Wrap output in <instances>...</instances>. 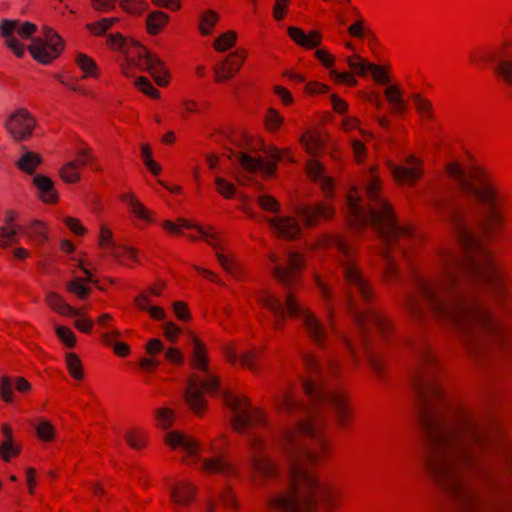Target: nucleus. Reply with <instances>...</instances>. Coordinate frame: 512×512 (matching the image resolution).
<instances>
[{
	"mask_svg": "<svg viewBox=\"0 0 512 512\" xmlns=\"http://www.w3.org/2000/svg\"><path fill=\"white\" fill-rule=\"evenodd\" d=\"M406 162L407 166L392 165L391 172L395 180L399 183H407L412 185L422 175V171L420 169V161L414 156H409Z\"/></svg>",
	"mask_w": 512,
	"mask_h": 512,
	"instance_id": "nucleus-18",
	"label": "nucleus"
},
{
	"mask_svg": "<svg viewBox=\"0 0 512 512\" xmlns=\"http://www.w3.org/2000/svg\"><path fill=\"white\" fill-rule=\"evenodd\" d=\"M165 442L173 449H180L187 457L197 458L200 446L196 440L190 436L172 431L165 435Z\"/></svg>",
	"mask_w": 512,
	"mask_h": 512,
	"instance_id": "nucleus-16",
	"label": "nucleus"
},
{
	"mask_svg": "<svg viewBox=\"0 0 512 512\" xmlns=\"http://www.w3.org/2000/svg\"><path fill=\"white\" fill-rule=\"evenodd\" d=\"M454 184L451 192H437L432 205L451 227L458 248L445 250L434 276L413 272V292L405 305L416 319L434 318L449 325L471 350H485L489 343L504 346V328L492 316L477 290L489 286L500 302L507 295L503 277L484 246L485 226L503 223L504 196L498 183L485 171H467L456 162L446 165Z\"/></svg>",
	"mask_w": 512,
	"mask_h": 512,
	"instance_id": "nucleus-1",
	"label": "nucleus"
},
{
	"mask_svg": "<svg viewBox=\"0 0 512 512\" xmlns=\"http://www.w3.org/2000/svg\"><path fill=\"white\" fill-rule=\"evenodd\" d=\"M365 192L370 200L366 203L356 192L347 198L350 221L355 226L370 225L381 240L379 250L383 261V272L387 278H396L399 270L396 265L394 248L399 253H406V245L414 241V234L409 226L397 222L390 205L379 194V180L370 175L365 183Z\"/></svg>",
	"mask_w": 512,
	"mask_h": 512,
	"instance_id": "nucleus-5",
	"label": "nucleus"
},
{
	"mask_svg": "<svg viewBox=\"0 0 512 512\" xmlns=\"http://www.w3.org/2000/svg\"><path fill=\"white\" fill-rule=\"evenodd\" d=\"M411 349L415 363L410 379L426 438V468L455 512H484L463 475L464 469L476 467L479 453L488 446L484 423L474 411L445 397L430 347L419 342Z\"/></svg>",
	"mask_w": 512,
	"mask_h": 512,
	"instance_id": "nucleus-2",
	"label": "nucleus"
},
{
	"mask_svg": "<svg viewBox=\"0 0 512 512\" xmlns=\"http://www.w3.org/2000/svg\"><path fill=\"white\" fill-rule=\"evenodd\" d=\"M35 119L25 108H19L5 120V127L13 139L27 140L35 127Z\"/></svg>",
	"mask_w": 512,
	"mask_h": 512,
	"instance_id": "nucleus-13",
	"label": "nucleus"
},
{
	"mask_svg": "<svg viewBox=\"0 0 512 512\" xmlns=\"http://www.w3.org/2000/svg\"><path fill=\"white\" fill-rule=\"evenodd\" d=\"M36 29V25L30 22L9 19H3L0 22V35L4 38L6 45L18 57L23 56L25 50L16 36H19L21 39H29Z\"/></svg>",
	"mask_w": 512,
	"mask_h": 512,
	"instance_id": "nucleus-10",
	"label": "nucleus"
},
{
	"mask_svg": "<svg viewBox=\"0 0 512 512\" xmlns=\"http://www.w3.org/2000/svg\"><path fill=\"white\" fill-rule=\"evenodd\" d=\"M33 183L37 187L39 196L44 202L54 203L57 201L58 196L52 179L42 174H36L33 177Z\"/></svg>",
	"mask_w": 512,
	"mask_h": 512,
	"instance_id": "nucleus-26",
	"label": "nucleus"
},
{
	"mask_svg": "<svg viewBox=\"0 0 512 512\" xmlns=\"http://www.w3.org/2000/svg\"><path fill=\"white\" fill-rule=\"evenodd\" d=\"M115 21H117L116 18H104L96 23L89 24L88 29L94 35H102L112 26Z\"/></svg>",
	"mask_w": 512,
	"mask_h": 512,
	"instance_id": "nucleus-46",
	"label": "nucleus"
},
{
	"mask_svg": "<svg viewBox=\"0 0 512 512\" xmlns=\"http://www.w3.org/2000/svg\"><path fill=\"white\" fill-rule=\"evenodd\" d=\"M330 75L338 82H343L350 86H355L357 84V80L350 73L331 70Z\"/></svg>",
	"mask_w": 512,
	"mask_h": 512,
	"instance_id": "nucleus-58",
	"label": "nucleus"
},
{
	"mask_svg": "<svg viewBox=\"0 0 512 512\" xmlns=\"http://www.w3.org/2000/svg\"><path fill=\"white\" fill-rule=\"evenodd\" d=\"M293 211L305 227L318 224L321 219L332 218L333 209L324 203H307L299 200L293 204Z\"/></svg>",
	"mask_w": 512,
	"mask_h": 512,
	"instance_id": "nucleus-12",
	"label": "nucleus"
},
{
	"mask_svg": "<svg viewBox=\"0 0 512 512\" xmlns=\"http://www.w3.org/2000/svg\"><path fill=\"white\" fill-rule=\"evenodd\" d=\"M94 160H95V158H94V156H92L90 154L89 149L80 150L78 152V159L75 161L76 162V168L78 169V167H80V166L90 165L92 168L97 170L98 168L93 166V161Z\"/></svg>",
	"mask_w": 512,
	"mask_h": 512,
	"instance_id": "nucleus-57",
	"label": "nucleus"
},
{
	"mask_svg": "<svg viewBox=\"0 0 512 512\" xmlns=\"http://www.w3.org/2000/svg\"><path fill=\"white\" fill-rule=\"evenodd\" d=\"M348 32L351 36L356 38H363L366 34L371 35L369 31L363 27V21L359 19L356 23L348 27Z\"/></svg>",
	"mask_w": 512,
	"mask_h": 512,
	"instance_id": "nucleus-59",
	"label": "nucleus"
},
{
	"mask_svg": "<svg viewBox=\"0 0 512 512\" xmlns=\"http://www.w3.org/2000/svg\"><path fill=\"white\" fill-rule=\"evenodd\" d=\"M121 6L131 14H140L146 9V3L143 0H121Z\"/></svg>",
	"mask_w": 512,
	"mask_h": 512,
	"instance_id": "nucleus-48",
	"label": "nucleus"
},
{
	"mask_svg": "<svg viewBox=\"0 0 512 512\" xmlns=\"http://www.w3.org/2000/svg\"><path fill=\"white\" fill-rule=\"evenodd\" d=\"M77 65L85 73V76H97L96 63L85 54H78L76 58Z\"/></svg>",
	"mask_w": 512,
	"mask_h": 512,
	"instance_id": "nucleus-38",
	"label": "nucleus"
},
{
	"mask_svg": "<svg viewBox=\"0 0 512 512\" xmlns=\"http://www.w3.org/2000/svg\"><path fill=\"white\" fill-rule=\"evenodd\" d=\"M275 235L286 240H293L301 233L299 221L291 216L265 218Z\"/></svg>",
	"mask_w": 512,
	"mask_h": 512,
	"instance_id": "nucleus-15",
	"label": "nucleus"
},
{
	"mask_svg": "<svg viewBox=\"0 0 512 512\" xmlns=\"http://www.w3.org/2000/svg\"><path fill=\"white\" fill-rule=\"evenodd\" d=\"M303 362L309 375L303 379L302 386L314 408L300 404L287 392L276 399L279 409L297 415V420L279 439L278 446L286 461L287 487L267 498L273 512H330L334 505L329 486L319 481L307 464L317 463L326 450L319 410H333L340 424H345L349 412L342 393L326 384V374L336 370V363L331 360L322 363L312 354L303 355Z\"/></svg>",
	"mask_w": 512,
	"mask_h": 512,
	"instance_id": "nucleus-3",
	"label": "nucleus"
},
{
	"mask_svg": "<svg viewBox=\"0 0 512 512\" xmlns=\"http://www.w3.org/2000/svg\"><path fill=\"white\" fill-rule=\"evenodd\" d=\"M0 395L5 402H11L13 398L12 381L9 377H2L0 382Z\"/></svg>",
	"mask_w": 512,
	"mask_h": 512,
	"instance_id": "nucleus-55",
	"label": "nucleus"
},
{
	"mask_svg": "<svg viewBox=\"0 0 512 512\" xmlns=\"http://www.w3.org/2000/svg\"><path fill=\"white\" fill-rule=\"evenodd\" d=\"M27 234L39 242H43L46 239L44 226L38 221L33 222Z\"/></svg>",
	"mask_w": 512,
	"mask_h": 512,
	"instance_id": "nucleus-56",
	"label": "nucleus"
},
{
	"mask_svg": "<svg viewBox=\"0 0 512 512\" xmlns=\"http://www.w3.org/2000/svg\"><path fill=\"white\" fill-rule=\"evenodd\" d=\"M287 32L290 38L295 43L304 48L312 49L318 47L322 41V35L320 34V32L315 30H312L308 34H306L300 28L292 26L288 28Z\"/></svg>",
	"mask_w": 512,
	"mask_h": 512,
	"instance_id": "nucleus-22",
	"label": "nucleus"
},
{
	"mask_svg": "<svg viewBox=\"0 0 512 512\" xmlns=\"http://www.w3.org/2000/svg\"><path fill=\"white\" fill-rule=\"evenodd\" d=\"M384 94L391 105L402 99L401 91L396 86L387 87Z\"/></svg>",
	"mask_w": 512,
	"mask_h": 512,
	"instance_id": "nucleus-62",
	"label": "nucleus"
},
{
	"mask_svg": "<svg viewBox=\"0 0 512 512\" xmlns=\"http://www.w3.org/2000/svg\"><path fill=\"white\" fill-rule=\"evenodd\" d=\"M218 192L225 198H231L235 194V186L221 177H215Z\"/></svg>",
	"mask_w": 512,
	"mask_h": 512,
	"instance_id": "nucleus-47",
	"label": "nucleus"
},
{
	"mask_svg": "<svg viewBox=\"0 0 512 512\" xmlns=\"http://www.w3.org/2000/svg\"><path fill=\"white\" fill-rule=\"evenodd\" d=\"M217 259L220 265L227 273L233 276H237L239 267L238 264L231 257H228L220 252H217Z\"/></svg>",
	"mask_w": 512,
	"mask_h": 512,
	"instance_id": "nucleus-45",
	"label": "nucleus"
},
{
	"mask_svg": "<svg viewBox=\"0 0 512 512\" xmlns=\"http://www.w3.org/2000/svg\"><path fill=\"white\" fill-rule=\"evenodd\" d=\"M107 43L113 49H119L125 54L128 66L134 65L141 71L150 72L155 82L160 86L167 84V80L161 75L162 63L160 59L140 43L125 39L120 34H110Z\"/></svg>",
	"mask_w": 512,
	"mask_h": 512,
	"instance_id": "nucleus-8",
	"label": "nucleus"
},
{
	"mask_svg": "<svg viewBox=\"0 0 512 512\" xmlns=\"http://www.w3.org/2000/svg\"><path fill=\"white\" fill-rule=\"evenodd\" d=\"M41 162L42 158L40 155L27 150L26 147H23V153L16 165L21 171L32 175Z\"/></svg>",
	"mask_w": 512,
	"mask_h": 512,
	"instance_id": "nucleus-30",
	"label": "nucleus"
},
{
	"mask_svg": "<svg viewBox=\"0 0 512 512\" xmlns=\"http://www.w3.org/2000/svg\"><path fill=\"white\" fill-rule=\"evenodd\" d=\"M416 109L427 119H432V105L429 101L422 99L419 95L413 96Z\"/></svg>",
	"mask_w": 512,
	"mask_h": 512,
	"instance_id": "nucleus-50",
	"label": "nucleus"
},
{
	"mask_svg": "<svg viewBox=\"0 0 512 512\" xmlns=\"http://www.w3.org/2000/svg\"><path fill=\"white\" fill-rule=\"evenodd\" d=\"M135 85L146 95L157 98L159 96V91L150 83V81L145 77H139Z\"/></svg>",
	"mask_w": 512,
	"mask_h": 512,
	"instance_id": "nucleus-53",
	"label": "nucleus"
},
{
	"mask_svg": "<svg viewBox=\"0 0 512 512\" xmlns=\"http://www.w3.org/2000/svg\"><path fill=\"white\" fill-rule=\"evenodd\" d=\"M196 487L187 481H179L170 486V498L178 512V507L187 506L196 494Z\"/></svg>",
	"mask_w": 512,
	"mask_h": 512,
	"instance_id": "nucleus-20",
	"label": "nucleus"
},
{
	"mask_svg": "<svg viewBox=\"0 0 512 512\" xmlns=\"http://www.w3.org/2000/svg\"><path fill=\"white\" fill-rule=\"evenodd\" d=\"M36 433L44 441H50L54 436V428L48 421H41L36 427Z\"/></svg>",
	"mask_w": 512,
	"mask_h": 512,
	"instance_id": "nucleus-52",
	"label": "nucleus"
},
{
	"mask_svg": "<svg viewBox=\"0 0 512 512\" xmlns=\"http://www.w3.org/2000/svg\"><path fill=\"white\" fill-rule=\"evenodd\" d=\"M163 227L168 230L171 233L179 234L181 232L182 228L190 229V228H197L199 230V233L201 237L211 246L217 249V243H216V236L214 234L208 233L204 231L203 229L192 225L185 219H179L178 223L175 224L171 221H165L163 223Z\"/></svg>",
	"mask_w": 512,
	"mask_h": 512,
	"instance_id": "nucleus-28",
	"label": "nucleus"
},
{
	"mask_svg": "<svg viewBox=\"0 0 512 512\" xmlns=\"http://www.w3.org/2000/svg\"><path fill=\"white\" fill-rule=\"evenodd\" d=\"M307 173L311 180L320 185L327 197L332 194L334 187L333 179L327 175L324 166L319 161L311 160L308 163Z\"/></svg>",
	"mask_w": 512,
	"mask_h": 512,
	"instance_id": "nucleus-21",
	"label": "nucleus"
},
{
	"mask_svg": "<svg viewBox=\"0 0 512 512\" xmlns=\"http://www.w3.org/2000/svg\"><path fill=\"white\" fill-rule=\"evenodd\" d=\"M46 302L53 310L62 315L73 317H79L82 315L81 310L73 308L67 304L57 293L49 292L46 296Z\"/></svg>",
	"mask_w": 512,
	"mask_h": 512,
	"instance_id": "nucleus-29",
	"label": "nucleus"
},
{
	"mask_svg": "<svg viewBox=\"0 0 512 512\" xmlns=\"http://www.w3.org/2000/svg\"><path fill=\"white\" fill-rule=\"evenodd\" d=\"M66 363L71 376L78 380L82 379L83 374L80 359L75 354L70 353L66 357Z\"/></svg>",
	"mask_w": 512,
	"mask_h": 512,
	"instance_id": "nucleus-42",
	"label": "nucleus"
},
{
	"mask_svg": "<svg viewBox=\"0 0 512 512\" xmlns=\"http://www.w3.org/2000/svg\"><path fill=\"white\" fill-rule=\"evenodd\" d=\"M23 231L22 226L0 227V240L3 246L16 242V235Z\"/></svg>",
	"mask_w": 512,
	"mask_h": 512,
	"instance_id": "nucleus-39",
	"label": "nucleus"
},
{
	"mask_svg": "<svg viewBox=\"0 0 512 512\" xmlns=\"http://www.w3.org/2000/svg\"><path fill=\"white\" fill-rule=\"evenodd\" d=\"M305 91L308 94H321L328 91V87L318 82H308L305 84Z\"/></svg>",
	"mask_w": 512,
	"mask_h": 512,
	"instance_id": "nucleus-64",
	"label": "nucleus"
},
{
	"mask_svg": "<svg viewBox=\"0 0 512 512\" xmlns=\"http://www.w3.org/2000/svg\"><path fill=\"white\" fill-rule=\"evenodd\" d=\"M244 55L239 51L230 53L221 63L214 67L216 81L222 82L232 78L241 68Z\"/></svg>",
	"mask_w": 512,
	"mask_h": 512,
	"instance_id": "nucleus-17",
	"label": "nucleus"
},
{
	"mask_svg": "<svg viewBox=\"0 0 512 512\" xmlns=\"http://www.w3.org/2000/svg\"><path fill=\"white\" fill-rule=\"evenodd\" d=\"M156 416L159 425L162 428L167 429L172 424L174 413L171 409L160 408L156 411Z\"/></svg>",
	"mask_w": 512,
	"mask_h": 512,
	"instance_id": "nucleus-54",
	"label": "nucleus"
},
{
	"mask_svg": "<svg viewBox=\"0 0 512 512\" xmlns=\"http://www.w3.org/2000/svg\"><path fill=\"white\" fill-rule=\"evenodd\" d=\"M483 60L492 61L496 64L495 72L507 83L512 86V55L507 51L500 49L498 53H488Z\"/></svg>",
	"mask_w": 512,
	"mask_h": 512,
	"instance_id": "nucleus-19",
	"label": "nucleus"
},
{
	"mask_svg": "<svg viewBox=\"0 0 512 512\" xmlns=\"http://www.w3.org/2000/svg\"><path fill=\"white\" fill-rule=\"evenodd\" d=\"M145 348L146 352L151 356H155L157 353L163 352L164 357L168 361L175 364H181L183 362L182 353L178 349L169 348L165 350L163 342L157 338L149 340Z\"/></svg>",
	"mask_w": 512,
	"mask_h": 512,
	"instance_id": "nucleus-25",
	"label": "nucleus"
},
{
	"mask_svg": "<svg viewBox=\"0 0 512 512\" xmlns=\"http://www.w3.org/2000/svg\"><path fill=\"white\" fill-rule=\"evenodd\" d=\"M237 35L234 31H228L221 36H219L215 42H214V48L219 51L223 52L230 48H232L235 45Z\"/></svg>",
	"mask_w": 512,
	"mask_h": 512,
	"instance_id": "nucleus-37",
	"label": "nucleus"
},
{
	"mask_svg": "<svg viewBox=\"0 0 512 512\" xmlns=\"http://www.w3.org/2000/svg\"><path fill=\"white\" fill-rule=\"evenodd\" d=\"M136 305L143 311H146L155 320H164L166 318L165 311L158 306H151L145 295L139 296L135 300Z\"/></svg>",
	"mask_w": 512,
	"mask_h": 512,
	"instance_id": "nucleus-35",
	"label": "nucleus"
},
{
	"mask_svg": "<svg viewBox=\"0 0 512 512\" xmlns=\"http://www.w3.org/2000/svg\"><path fill=\"white\" fill-rule=\"evenodd\" d=\"M270 261L273 264L272 273L275 279L286 289L283 295H274L269 291H262L257 296L261 305L267 308L275 317L274 327L280 329L287 315L299 317L308 336L317 344L322 346L328 332L324 324L308 309L303 307L295 298L291 287L297 280V275L303 266L300 254L293 251H286L284 259L270 254Z\"/></svg>",
	"mask_w": 512,
	"mask_h": 512,
	"instance_id": "nucleus-6",
	"label": "nucleus"
},
{
	"mask_svg": "<svg viewBox=\"0 0 512 512\" xmlns=\"http://www.w3.org/2000/svg\"><path fill=\"white\" fill-rule=\"evenodd\" d=\"M282 116L273 108H270L265 115V124L268 130L276 131L282 124Z\"/></svg>",
	"mask_w": 512,
	"mask_h": 512,
	"instance_id": "nucleus-44",
	"label": "nucleus"
},
{
	"mask_svg": "<svg viewBox=\"0 0 512 512\" xmlns=\"http://www.w3.org/2000/svg\"><path fill=\"white\" fill-rule=\"evenodd\" d=\"M163 328H164V331H165V337L169 341L175 342L177 337H178V335H179V333H180V328L178 326H176L172 322L164 323Z\"/></svg>",
	"mask_w": 512,
	"mask_h": 512,
	"instance_id": "nucleus-60",
	"label": "nucleus"
},
{
	"mask_svg": "<svg viewBox=\"0 0 512 512\" xmlns=\"http://www.w3.org/2000/svg\"><path fill=\"white\" fill-rule=\"evenodd\" d=\"M323 245L335 249L339 254V262L348 287L347 305L358 329L357 340L344 338L345 344L353 357H357L358 348L361 349L373 371L379 374L382 361L372 346V338L374 334L388 337L392 330L391 324L379 310L370 306L373 292L353 259L350 245L339 235H326Z\"/></svg>",
	"mask_w": 512,
	"mask_h": 512,
	"instance_id": "nucleus-4",
	"label": "nucleus"
},
{
	"mask_svg": "<svg viewBox=\"0 0 512 512\" xmlns=\"http://www.w3.org/2000/svg\"><path fill=\"white\" fill-rule=\"evenodd\" d=\"M99 242L103 248H112V253L117 258L125 257L134 261L136 260V252L134 249L128 247H116L112 239V232L106 227L101 228Z\"/></svg>",
	"mask_w": 512,
	"mask_h": 512,
	"instance_id": "nucleus-23",
	"label": "nucleus"
},
{
	"mask_svg": "<svg viewBox=\"0 0 512 512\" xmlns=\"http://www.w3.org/2000/svg\"><path fill=\"white\" fill-rule=\"evenodd\" d=\"M282 157V152L277 149L271 150L268 161H265L262 158L251 157L244 152H239L237 154V160L245 170L251 173L261 171L266 176L274 174L276 170V162L280 161Z\"/></svg>",
	"mask_w": 512,
	"mask_h": 512,
	"instance_id": "nucleus-14",
	"label": "nucleus"
},
{
	"mask_svg": "<svg viewBox=\"0 0 512 512\" xmlns=\"http://www.w3.org/2000/svg\"><path fill=\"white\" fill-rule=\"evenodd\" d=\"M225 405L230 408L233 417L231 425L239 433L246 434L250 447V466L254 472L255 481L258 478L272 479L279 475L275 463L270 457V445L266 443L254 428L263 423L260 411L252 409L245 398L222 392Z\"/></svg>",
	"mask_w": 512,
	"mask_h": 512,
	"instance_id": "nucleus-7",
	"label": "nucleus"
},
{
	"mask_svg": "<svg viewBox=\"0 0 512 512\" xmlns=\"http://www.w3.org/2000/svg\"><path fill=\"white\" fill-rule=\"evenodd\" d=\"M56 334L66 346L73 347L75 345L76 337L69 328L64 326H57Z\"/></svg>",
	"mask_w": 512,
	"mask_h": 512,
	"instance_id": "nucleus-51",
	"label": "nucleus"
},
{
	"mask_svg": "<svg viewBox=\"0 0 512 512\" xmlns=\"http://www.w3.org/2000/svg\"><path fill=\"white\" fill-rule=\"evenodd\" d=\"M2 433L5 436V440L0 444V455L5 461H9V454L17 455L19 450L13 444L11 428L8 425L2 426Z\"/></svg>",
	"mask_w": 512,
	"mask_h": 512,
	"instance_id": "nucleus-32",
	"label": "nucleus"
},
{
	"mask_svg": "<svg viewBox=\"0 0 512 512\" xmlns=\"http://www.w3.org/2000/svg\"><path fill=\"white\" fill-rule=\"evenodd\" d=\"M62 50V39L52 29L44 28V39L32 38L29 51L33 58L42 64H48Z\"/></svg>",
	"mask_w": 512,
	"mask_h": 512,
	"instance_id": "nucleus-11",
	"label": "nucleus"
},
{
	"mask_svg": "<svg viewBox=\"0 0 512 512\" xmlns=\"http://www.w3.org/2000/svg\"><path fill=\"white\" fill-rule=\"evenodd\" d=\"M64 223L66 226L75 234L81 235L84 234L85 228L82 226V224L75 218L72 217H66L64 220Z\"/></svg>",
	"mask_w": 512,
	"mask_h": 512,
	"instance_id": "nucleus-63",
	"label": "nucleus"
},
{
	"mask_svg": "<svg viewBox=\"0 0 512 512\" xmlns=\"http://www.w3.org/2000/svg\"><path fill=\"white\" fill-rule=\"evenodd\" d=\"M61 178L67 183H74L79 180V173L76 168V162L67 163L60 170Z\"/></svg>",
	"mask_w": 512,
	"mask_h": 512,
	"instance_id": "nucleus-43",
	"label": "nucleus"
},
{
	"mask_svg": "<svg viewBox=\"0 0 512 512\" xmlns=\"http://www.w3.org/2000/svg\"><path fill=\"white\" fill-rule=\"evenodd\" d=\"M82 270L86 275V278L76 277L67 283L66 288L69 292L75 294L80 299H85L91 292V289L86 285V283H97V281L88 269L82 268Z\"/></svg>",
	"mask_w": 512,
	"mask_h": 512,
	"instance_id": "nucleus-27",
	"label": "nucleus"
},
{
	"mask_svg": "<svg viewBox=\"0 0 512 512\" xmlns=\"http://www.w3.org/2000/svg\"><path fill=\"white\" fill-rule=\"evenodd\" d=\"M226 358L231 363L239 362L241 365H243L251 370H255V368H256V364H255L256 352H254V351H246V352L238 355L235 351L228 350L226 352Z\"/></svg>",
	"mask_w": 512,
	"mask_h": 512,
	"instance_id": "nucleus-31",
	"label": "nucleus"
},
{
	"mask_svg": "<svg viewBox=\"0 0 512 512\" xmlns=\"http://www.w3.org/2000/svg\"><path fill=\"white\" fill-rule=\"evenodd\" d=\"M205 391L212 395H216L221 392L219 379L210 373H206L205 379L192 376L188 380L187 388L183 392V397L186 403L197 414L201 413L205 408Z\"/></svg>",
	"mask_w": 512,
	"mask_h": 512,
	"instance_id": "nucleus-9",
	"label": "nucleus"
},
{
	"mask_svg": "<svg viewBox=\"0 0 512 512\" xmlns=\"http://www.w3.org/2000/svg\"><path fill=\"white\" fill-rule=\"evenodd\" d=\"M200 469L207 473H217L223 476L235 473L234 467L222 456H217L201 461Z\"/></svg>",
	"mask_w": 512,
	"mask_h": 512,
	"instance_id": "nucleus-24",
	"label": "nucleus"
},
{
	"mask_svg": "<svg viewBox=\"0 0 512 512\" xmlns=\"http://www.w3.org/2000/svg\"><path fill=\"white\" fill-rule=\"evenodd\" d=\"M315 57L327 68L334 64V57L325 49H318L315 52Z\"/></svg>",
	"mask_w": 512,
	"mask_h": 512,
	"instance_id": "nucleus-61",
	"label": "nucleus"
},
{
	"mask_svg": "<svg viewBox=\"0 0 512 512\" xmlns=\"http://www.w3.org/2000/svg\"><path fill=\"white\" fill-rule=\"evenodd\" d=\"M259 206L267 211L272 213H277L279 211V203L277 200L269 195H261L258 197Z\"/></svg>",
	"mask_w": 512,
	"mask_h": 512,
	"instance_id": "nucleus-49",
	"label": "nucleus"
},
{
	"mask_svg": "<svg viewBox=\"0 0 512 512\" xmlns=\"http://www.w3.org/2000/svg\"><path fill=\"white\" fill-rule=\"evenodd\" d=\"M192 342H193V358H192L193 368L207 372V363H206L204 345L194 336L192 337Z\"/></svg>",
	"mask_w": 512,
	"mask_h": 512,
	"instance_id": "nucleus-33",
	"label": "nucleus"
},
{
	"mask_svg": "<svg viewBox=\"0 0 512 512\" xmlns=\"http://www.w3.org/2000/svg\"><path fill=\"white\" fill-rule=\"evenodd\" d=\"M121 199L130 206L135 216L145 221H151L148 210L135 199L132 193L122 195Z\"/></svg>",
	"mask_w": 512,
	"mask_h": 512,
	"instance_id": "nucleus-34",
	"label": "nucleus"
},
{
	"mask_svg": "<svg viewBox=\"0 0 512 512\" xmlns=\"http://www.w3.org/2000/svg\"><path fill=\"white\" fill-rule=\"evenodd\" d=\"M347 63L351 70L361 76H364L369 71L371 65V63H367L358 55L349 57Z\"/></svg>",
	"mask_w": 512,
	"mask_h": 512,
	"instance_id": "nucleus-41",
	"label": "nucleus"
},
{
	"mask_svg": "<svg viewBox=\"0 0 512 512\" xmlns=\"http://www.w3.org/2000/svg\"><path fill=\"white\" fill-rule=\"evenodd\" d=\"M168 19L167 14L161 11H155L151 13L147 20V30L150 34H157L160 29L165 25L166 21Z\"/></svg>",
	"mask_w": 512,
	"mask_h": 512,
	"instance_id": "nucleus-36",
	"label": "nucleus"
},
{
	"mask_svg": "<svg viewBox=\"0 0 512 512\" xmlns=\"http://www.w3.org/2000/svg\"><path fill=\"white\" fill-rule=\"evenodd\" d=\"M218 17V14L212 10H209L202 15L200 31L203 35H208L211 33V29L217 22Z\"/></svg>",
	"mask_w": 512,
	"mask_h": 512,
	"instance_id": "nucleus-40",
	"label": "nucleus"
}]
</instances>
